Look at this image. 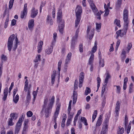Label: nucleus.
<instances>
[{
  "instance_id": "c756f323",
  "label": "nucleus",
  "mask_w": 134,
  "mask_h": 134,
  "mask_svg": "<svg viewBox=\"0 0 134 134\" xmlns=\"http://www.w3.org/2000/svg\"><path fill=\"white\" fill-rule=\"evenodd\" d=\"M7 56L4 54H2L1 56V63H3V62L6 61L7 60Z\"/></svg>"
},
{
  "instance_id": "5fc2aeb1",
  "label": "nucleus",
  "mask_w": 134,
  "mask_h": 134,
  "mask_svg": "<svg viewBox=\"0 0 134 134\" xmlns=\"http://www.w3.org/2000/svg\"><path fill=\"white\" fill-rule=\"evenodd\" d=\"M58 114H57V113H55L53 118L54 120V122H57V118L58 117Z\"/></svg>"
},
{
  "instance_id": "e433bc0d",
  "label": "nucleus",
  "mask_w": 134,
  "mask_h": 134,
  "mask_svg": "<svg viewBox=\"0 0 134 134\" xmlns=\"http://www.w3.org/2000/svg\"><path fill=\"white\" fill-rule=\"evenodd\" d=\"M57 34L55 32L53 34V40L52 42V44L54 45L56 41V38L57 37Z\"/></svg>"
},
{
  "instance_id": "39448f33",
  "label": "nucleus",
  "mask_w": 134,
  "mask_h": 134,
  "mask_svg": "<svg viewBox=\"0 0 134 134\" xmlns=\"http://www.w3.org/2000/svg\"><path fill=\"white\" fill-rule=\"evenodd\" d=\"M91 27L90 26H88L87 27V35H89L90 31V34L89 35V39L90 40H91L93 38L94 34V29L93 28L91 30Z\"/></svg>"
},
{
  "instance_id": "de8ad7c7",
  "label": "nucleus",
  "mask_w": 134,
  "mask_h": 134,
  "mask_svg": "<svg viewBox=\"0 0 134 134\" xmlns=\"http://www.w3.org/2000/svg\"><path fill=\"white\" fill-rule=\"evenodd\" d=\"M14 0H10L9 4V9H11L13 5Z\"/></svg>"
},
{
  "instance_id": "3c124183",
  "label": "nucleus",
  "mask_w": 134,
  "mask_h": 134,
  "mask_svg": "<svg viewBox=\"0 0 134 134\" xmlns=\"http://www.w3.org/2000/svg\"><path fill=\"white\" fill-rule=\"evenodd\" d=\"M72 102V100H70V101L69 106L68 107V111L69 112V114L70 113L71 108V104Z\"/></svg>"
},
{
  "instance_id": "2eb2a0df",
  "label": "nucleus",
  "mask_w": 134,
  "mask_h": 134,
  "mask_svg": "<svg viewBox=\"0 0 134 134\" xmlns=\"http://www.w3.org/2000/svg\"><path fill=\"white\" fill-rule=\"evenodd\" d=\"M54 45L51 44L50 47L46 50V52L48 54H51L53 51Z\"/></svg>"
},
{
  "instance_id": "72a5a7b5",
  "label": "nucleus",
  "mask_w": 134,
  "mask_h": 134,
  "mask_svg": "<svg viewBox=\"0 0 134 134\" xmlns=\"http://www.w3.org/2000/svg\"><path fill=\"white\" fill-rule=\"evenodd\" d=\"M97 90L96 91L97 92V91H98V90L99 88L100 87V83L101 80H100V78L99 77H97Z\"/></svg>"
},
{
  "instance_id": "bf43d9fd",
  "label": "nucleus",
  "mask_w": 134,
  "mask_h": 134,
  "mask_svg": "<svg viewBox=\"0 0 134 134\" xmlns=\"http://www.w3.org/2000/svg\"><path fill=\"white\" fill-rule=\"evenodd\" d=\"M78 81L77 80H75L74 85V90H76L77 88Z\"/></svg>"
},
{
  "instance_id": "2f4dec72",
  "label": "nucleus",
  "mask_w": 134,
  "mask_h": 134,
  "mask_svg": "<svg viewBox=\"0 0 134 134\" xmlns=\"http://www.w3.org/2000/svg\"><path fill=\"white\" fill-rule=\"evenodd\" d=\"M96 29L97 32H99L100 31V29L101 28V24H98L97 23H96Z\"/></svg>"
},
{
  "instance_id": "680f3d73",
  "label": "nucleus",
  "mask_w": 134,
  "mask_h": 134,
  "mask_svg": "<svg viewBox=\"0 0 134 134\" xmlns=\"http://www.w3.org/2000/svg\"><path fill=\"white\" fill-rule=\"evenodd\" d=\"M28 128L27 126H24L22 133V134H25V132Z\"/></svg>"
},
{
  "instance_id": "f704fd0d",
  "label": "nucleus",
  "mask_w": 134,
  "mask_h": 134,
  "mask_svg": "<svg viewBox=\"0 0 134 134\" xmlns=\"http://www.w3.org/2000/svg\"><path fill=\"white\" fill-rule=\"evenodd\" d=\"M81 120L84 124L85 125H87L88 124L87 122V120L84 117H82L81 119Z\"/></svg>"
},
{
  "instance_id": "a18cd8bd",
  "label": "nucleus",
  "mask_w": 134,
  "mask_h": 134,
  "mask_svg": "<svg viewBox=\"0 0 134 134\" xmlns=\"http://www.w3.org/2000/svg\"><path fill=\"white\" fill-rule=\"evenodd\" d=\"M23 121L22 118H20L16 125L21 126Z\"/></svg>"
},
{
  "instance_id": "1a4fd4ad",
  "label": "nucleus",
  "mask_w": 134,
  "mask_h": 134,
  "mask_svg": "<svg viewBox=\"0 0 134 134\" xmlns=\"http://www.w3.org/2000/svg\"><path fill=\"white\" fill-rule=\"evenodd\" d=\"M102 116L101 115H100L99 117L98 120H97L96 125V127L94 129V131H96L97 130V127L98 126H100L102 124Z\"/></svg>"
},
{
  "instance_id": "f03ea898",
  "label": "nucleus",
  "mask_w": 134,
  "mask_h": 134,
  "mask_svg": "<svg viewBox=\"0 0 134 134\" xmlns=\"http://www.w3.org/2000/svg\"><path fill=\"white\" fill-rule=\"evenodd\" d=\"M62 12L60 9L57 13V22L58 24L59 31L60 33L62 34L64 27V21L62 19Z\"/></svg>"
},
{
  "instance_id": "6e6552de",
  "label": "nucleus",
  "mask_w": 134,
  "mask_h": 134,
  "mask_svg": "<svg viewBox=\"0 0 134 134\" xmlns=\"http://www.w3.org/2000/svg\"><path fill=\"white\" fill-rule=\"evenodd\" d=\"M77 10L76 13V16L81 17V14L82 12V8L81 6H77Z\"/></svg>"
},
{
  "instance_id": "0e129e2a",
  "label": "nucleus",
  "mask_w": 134,
  "mask_h": 134,
  "mask_svg": "<svg viewBox=\"0 0 134 134\" xmlns=\"http://www.w3.org/2000/svg\"><path fill=\"white\" fill-rule=\"evenodd\" d=\"M5 130L4 127L2 128L1 131V134H5Z\"/></svg>"
},
{
  "instance_id": "49530a36",
  "label": "nucleus",
  "mask_w": 134,
  "mask_h": 134,
  "mask_svg": "<svg viewBox=\"0 0 134 134\" xmlns=\"http://www.w3.org/2000/svg\"><path fill=\"white\" fill-rule=\"evenodd\" d=\"M91 92V89L90 88L87 87L85 91V94L86 95H87L88 93Z\"/></svg>"
},
{
  "instance_id": "dca6fc26",
  "label": "nucleus",
  "mask_w": 134,
  "mask_h": 134,
  "mask_svg": "<svg viewBox=\"0 0 134 134\" xmlns=\"http://www.w3.org/2000/svg\"><path fill=\"white\" fill-rule=\"evenodd\" d=\"M77 38H76V37H73L71 41V48L73 49L75 47V46L76 43Z\"/></svg>"
},
{
  "instance_id": "37998d69",
  "label": "nucleus",
  "mask_w": 134,
  "mask_h": 134,
  "mask_svg": "<svg viewBox=\"0 0 134 134\" xmlns=\"http://www.w3.org/2000/svg\"><path fill=\"white\" fill-rule=\"evenodd\" d=\"M128 123V118L127 115H125V127L126 129L127 128V125Z\"/></svg>"
},
{
  "instance_id": "a19ab883",
  "label": "nucleus",
  "mask_w": 134,
  "mask_h": 134,
  "mask_svg": "<svg viewBox=\"0 0 134 134\" xmlns=\"http://www.w3.org/2000/svg\"><path fill=\"white\" fill-rule=\"evenodd\" d=\"M114 23L115 24H116L118 26H119V27H121V25H120V20L116 19L114 20Z\"/></svg>"
},
{
  "instance_id": "a211bd4d",
  "label": "nucleus",
  "mask_w": 134,
  "mask_h": 134,
  "mask_svg": "<svg viewBox=\"0 0 134 134\" xmlns=\"http://www.w3.org/2000/svg\"><path fill=\"white\" fill-rule=\"evenodd\" d=\"M34 20L32 19L30 20L28 23V27L29 29L31 30L33 27L34 25Z\"/></svg>"
},
{
  "instance_id": "7c9ffc66",
  "label": "nucleus",
  "mask_w": 134,
  "mask_h": 134,
  "mask_svg": "<svg viewBox=\"0 0 134 134\" xmlns=\"http://www.w3.org/2000/svg\"><path fill=\"white\" fill-rule=\"evenodd\" d=\"M30 91L29 90L27 92V95L26 97V100L27 102H29L31 98L30 95Z\"/></svg>"
},
{
  "instance_id": "052dcab7",
  "label": "nucleus",
  "mask_w": 134,
  "mask_h": 134,
  "mask_svg": "<svg viewBox=\"0 0 134 134\" xmlns=\"http://www.w3.org/2000/svg\"><path fill=\"white\" fill-rule=\"evenodd\" d=\"M106 86H105V85H104L102 87V92H101V96H102L103 95L104 93L105 87Z\"/></svg>"
},
{
  "instance_id": "9d476101",
  "label": "nucleus",
  "mask_w": 134,
  "mask_h": 134,
  "mask_svg": "<svg viewBox=\"0 0 134 134\" xmlns=\"http://www.w3.org/2000/svg\"><path fill=\"white\" fill-rule=\"evenodd\" d=\"M38 10H35L34 8H33L31 11V17L32 18H35L37 14Z\"/></svg>"
},
{
  "instance_id": "e2e57ef3",
  "label": "nucleus",
  "mask_w": 134,
  "mask_h": 134,
  "mask_svg": "<svg viewBox=\"0 0 134 134\" xmlns=\"http://www.w3.org/2000/svg\"><path fill=\"white\" fill-rule=\"evenodd\" d=\"M79 28H78L76 31V33L75 34V35L74 37H76V38H77L78 36V35L79 32Z\"/></svg>"
},
{
  "instance_id": "c03bdc74",
  "label": "nucleus",
  "mask_w": 134,
  "mask_h": 134,
  "mask_svg": "<svg viewBox=\"0 0 134 134\" xmlns=\"http://www.w3.org/2000/svg\"><path fill=\"white\" fill-rule=\"evenodd\" d=\"M132 44L131 43H128L126 49L127 51L128 52H129L130 50L132 47Z\"/></svg>"
},
{
  "instance_id": "774afa93",
  "label": "nucleus",
  "mask_w": 134,
  "mask_h": 134,
  "mask_svg": "<svg viewBox=\"0 0 134 134\" xmlns=\"http://www.w3.org/2000/svg\"><path fill=\"white\" fill-rule=\"evenodd\" d=\"M117 88L116 92L118 93H120V92L121 88L118 86H116Z\"/></svg>"
},
{
  "instance_id": "cd10ccee",
  "label": "nucleus",
  "mask_w": 134,
  "mask_h": 134,
  "mask_svg": "<svg viewBox=\"0 0 134 134\" xmlns=\"http://www.w3.org/2000/svg\"><path fill=\"white\" fill-rule=\"evenodd\" d=\"M15 43L14 45V46L13 48V50L14 51H15L17 47V44L19 42L18 41V39L16 37L15 39Z\"/></svg>"
},
{
  "instance_id": "8fccbe9b",
  "label": "nucleus",
  "mask_w": 134,
  "mask_h": 134,
  "mask_svg": "<svg viewBox=\"0 0 134 134\" xmlns=\"http://www.w3.org/2000/svg\"><path fill=\"white\" fill-rule=\"evenodd\" d=\"M97 49V47L94 46L91 51L90 53L91 54V53L93 54L94 53H95Z\"/></svg>"
},
{
  "instance_id": "f257e3e1",
  "label": "nucleus",
  "mask_w": 134,
  "mask_h": 134,
  "mask_svg": "<svg viewBox=\"0 0 134 134\" xmlns=\"http://www.w3.org/2000/svg\"><path fill=\"white\" fill-rule=\"evenodd\" d=\"M128 11L126 9H125L123 11V19L124 20V26L122 30H119L116 32L117 36L116 38L118 39V37L120 36L122 37L124 35H126L129 27V20L128 19Z\"/></svg>"
},
{
  "instance_id": "7ed1b4c3",
  "label": "nucleus",
  "mask_w": 134,
  "mask_h": 134,
  "mask_svg": "<svg viewBox=\"0 0 134 134\" xmlns=\"http://www.w3.org/2000/svg\"><path fill=\"white\" fill-rule=\"evenodd\" d=\"M48 102L47 99H45L44 102V105L41 113H42L44 114L46 118L48 117L49 116V114L51 112L50 109H49L48 105L47 107V105Z\"/></svg>"
},
{
  "instance_id": "ea45409f",
  "label": "nucleus",
  "mask_w": 134,
  "mask_h": 134,
  "mask_svg": "<svg viewBox=\"0 0 134 134\" xmlns=\"http://www.w3.org/2000/svg\"><path fill=\"white\" fill-rule=\"evenodd\" d=\"M40 59L41 55H38L36 57L35 59L34 60V61L35 63L37 62L38 61H40Z\"/></svg>"
},
{
  "instance_id": "79ce46f5",
  "label": "nucleus",
  "mask_w": 134,
  "mask_h": 134,
  "mask_svg": "<svg viewBox=\"0 0 134 134\" xmlns=\"http://www.w3.org/2000/svg\"><path fill=\"white\" fill-rule=\"evenodd\" d=\"M9 15H8L7 17V18L6 19V20L5 23L4 28H6L7 27L8 23L9 21Z\"/></svg>"
},
{
  "instance_id": "20e7f679",
  "label": "nucleus",
  "mask_w": 134,
  "mask_h": 134,
  "mask_svg": "<svg viewBox=\"0 0 134 134\" xmlns=\"http://www.w3.org/2000/svg\"><path fill=\"white\" fill-rule=\"evenodd\" d=\"M15 37L14 34L10 35L9 38L7 43V47L8 50L10 52L13 47V41Z\"/></svg>"
},
{
  "instance_id": "c9c22d12",
  "label": "nucleus",
  "mask_w": 134,
  "mask_h": 134,
  "mask_svg": "<svg viewBox=\"0 0 134 134\" xmlns=\"http://www.w3.org/2000/svg\"><path fill=\"white\" fill-rule=\"evenodd\" d=\"M61 104L59 103L57 105V108L56 109L55 113L57 114H59L60 108V107Z\"/></svg>"
},
{
  "instance_id": "4468645a",
  "label": "nucleus",
  "mask_w": 134,
  "mask_h": 134,
  "mask_svg": "<svg viewBox=\"0 0 134 134\" xmlns=\"http://www.w3.org/2000/svg\"><path fill=\"white\" fill-rule=\"evenodd\" d=\"M124 1L125 0H124ZM122 0H117V2L115 3L116 8L119 9L121 8V5L122 4Z\"/></svg>"
},
{
  "instance_id": "603ef678",
  "label": "nucleus",
  "mask_w": 134,
  "mask_h": 134,
  "mask_svg": "<svg viewBox=\"0 0 134 134\" xmlns=\"http://www.w3.org/2000/svg\"><path fill=\"white\" fill-rule=\"evenodd\" d=\"M133 85L132 83H131L129 86V93H131L133 92L132 87Z\"/></svg>"
},
{
  "instance_id": "338daca9",
  "label": "nucleus",
  "mask_w": 134,
  "mask_h": 134,
  "mask_svg": "<svg viewBox=\"0 0 134 134\" xmlns=\"http://www.w3.org/2000/svg\"><path fill=\"white\" fill-rule=\"evenodd\" d=\"M79 50L80 52H82L83 51V45L82 44H80L79 46Z\"/></svg>"
},
{
  "instance_id": "ddd939ff",
  "label": "nucleus",
  "mask_w": 134,
  "mask_h": 134,
  "mask_svg": "<svg viewBox=\"0 0 134 134\" xmlns=\"http://www.w3.org/2000/svg\"><path fill=\"white\" fill-rule=\"evenodd\" d=\"M54 97L53 96L52 97L51 99L49 100L50 103L48 104V108L49 109H50L51 110L53 103L54 102Z\"/></svg>"
},
{
  "instance_id": "4c0bfd02",
  "label": "nucleus",
  "mask_w": 134,
  "mask_h": 134,
  "mask_svg": "<svg viewBox=\"0 0 134 134\" xmlns=\"http://www.w3.org/2000/svg\"><path fill=\"white\" fill-rule=\"evenodd\" d=\"M119 129V130L118 131V133L120 134H122L124 132V129L123 127H121L120 126H119L118 127Z\"/></svg>"
},
{
  "instance_id": "393cba45",
  "label": "nucleus",
  "mask_w": 134,
  "mask_h": 134,
  "mask_svg": "<svg viewBox=\"0 0 134 134\" xmlns=\"http://www.w3.org/2000/svg\"><path fill=\"white\" fill-rule=\"evenodd\" d=\"M110 75L109 74L107 73L106 76V77L104 81V85H105V86H107V84L108 83V80L110 78Z\"/></svg>"
},
{
  "instance_id": "5701e85b",
  "label": "nucleus",
  "mask_w": 134,
  "mask_h": 134,
  "mask_svg": "<svg viewBox=\"0 0 134 134\" xmlns=\"http://www.w3.org/2000/svg\"><path fill=\"white\" fill-rule=\"evenodd\" d=\"M90 4V6L93 12L94 13L97 12V9L94 4L92 2Z\"/></svg>"
},
{
  "instance_id": "58836bf2",
  "label": "nucleus",
  "mask_w": 134,
  "mask_h": 134,
  "mask_svg": "<svg viewBox=\"0 0 134 134\" xmlns=\"http://www.w3.org/2000/svg\"><path fill=\"white\" fill-rule=\"evenodd\" d=\"M19 96L17 94L15 98L13 97V101L15 103H16L19 100Z\"/></svg>"
},
{
  "instance_id": "f8f14e48",
  "label": "nucleus",
  "mask_w": 134,
  "mask_h": 134,
  "mask_svg": "<svg viewBox=\"0 0 134 134\" xmlns=\"http://www.w3.org/2000/svg\"><path fill=\"white\" fill-rule=\"evenodd\" d=\"M77 97V93L76 91H74L73 95V104H75L76 102Z\"/></svg>"
},
{
  "instance_id": "69168bd1",
  "label": "nucleus",
  "mask_w": 134,
  "mask_h": 134,
  "mask_svg": "<svg viewBox=\"0 0 134 134\" xmlns=\"http://www.w3.org/2000/svg\"><path fill=\"white\" fill-rule=\"evenodd\" d=\"M45 4V3H43V2L41 3V5L40 7V13L41 12V10L42 9V7H44Z\"/></svg>"
},
{
  "instance_id": "9b49d317",
  "label": "nucleus",
  "mask_w": 134,
  "mask_h": 134,
  "mask_svg": "<svg viewBox=\"0 0 134 134\" xmlns=\"http://www.w3.org/2000/svg\"><path fill=\"white\" fill-rule=\"evenodd\" d=\"M108 125L107 123L105 122L103 126L102 127L101 134H105L107 131Z\"/></svg>"
},
{
  "instance_id": "473e14b6",
  "label": "nucleus",
  "mask_w": 134,
  "mask_h": 134,
  "mask_svg": "<svg viewBox=\"0 0 134 134\" xmlns=\"http://www.w3.org/2000/svg\"><path fill=\"white\" fill-rule=\"evenodd\" d=\"M97 114V110L94 111L92 117V122H93L95 118H96Z\"/></svg>"
},
{
  "instance_id": "4d7b16f0",
  "label": "nucleus",
  "mask_w": 134,
  "mask_h": 134,
  "mask_svg": "<svg viewBox=\"0 0 134 134\" xmlns=\"http://www.w3.org/2000/svg\"><path fill=\"white\" fill-rule=\"evenodd\" d=\"M10 118L12 119H17V117L15 116V114L14 113H11L10 114Z\"/></svg>"
},
{
  "instance_id": "412c9836",
  "label": "nucleus",
  "mask_w": 134,
  "mask_h": 134,
  "mask_svg": "<svg viewBox=\"0 0 134 134\" xmlns=\"http://www.w3.org/2000/svg\"><path fill=\"white\" fill-rule=\"evenodd\" d=\"M94 59V55L93 53H91L88 61V64L90 65H92Z\"/></svg>"
},
{
  "instance_id": "6e6d98bb",
  "label": "nucleus",
  "mask_w": 134,
  "mask_h": 134,
  "mask_svg": "<svg viewBox=\"0 0 134 134\" xmlns=\"http://www.w3.org/2000/svg\"><path fill=\"white\" fill-rule=\"evenodd\" d=\"M62 63V61L61 60H60L58 62V69L59 72L60 70V68L61 67V64Z\"/></svg>"
},
{
  "instance_id": "13d9d810",
  "label": "nucleus",
  "mask_w": 134,
  "mask_h": 134,
  "mask_svg": "<svg viewBox=\"0 0 134 134\" xmlns=\"http://www.w3.org/2000/svg\"><path fill=\"white\" fill-rule=\"evenodd\" d=\"M26 114L28 117H30L32 116L33 113L31 111H29L27 112Z\"/></svg>"
},
{
  "instance_id": "6ab92c4d",
  "label": "nucleus",
  "mask_w": 134,
  "mask_h": 134,
  "mask_svg": "<svg viewBox=\"0 0 134 134\" xmlns=\"http://www.w3.org/2000/svg\"><path fill=\"white\" fill-rule=\"evenodd\" d=\"M8 90L7 88H5L3 92V97L2 98V99L4 101H5L7 99L8 94Z\"/></svg>"
},
{
  "instance_id": "09e8293b",
  "label": "nucleus",
  "mask_w": 134,
  "mask_h": 134,
  "mask_svg": "<svg viewBox=\"0 0 134 134\" xmlns=\"http://www.w3.org/2000/svg\"><path fill=\"white\" fill-rule=\"evenodd\" d=\"M106 98L105 97H104L102 98V108H103L105 106L106 102H105Z\"/></svg>"
},
{
  "instance_id": "b1692460",
  "label": "nucleus",
  "mask_w": 134,
  "mask_h": 134,
  "mask_svg": "<svg viewBox=\"0 0 134 134\" xmlns=\"http://www.w3.org/2000/svg\"><path fill=\"white\" fill-rule=\"evenodd\" d=\"M76 19L75 20V27H77L79 24L81 19V17L76 16Z\"/></svg>"
},
{
  "instance_id": "4be33fe9",
  "label": "nucleus",
  "mask_w": 134,
  "mask_h": 134,
  "mask_svg": "<svg viewBox=\"0 0 134 134\" xmlns=\"http://www.w3.org/2000/svg\"><path fill=\"white\" fill-rule=\"evenodd\" d=\"M21 126L16 125L15 129L14 134H18Z\"/></svg>"
},
{
  "instance_id": "f3484780",
  "label": "nucleus",
  "mask_w": 134,
  "mask_h": 134,
  "mask_svg": "<svg viewBox=\"0 0 134 134\" xmlns=\"http://www.w3.org/2000/svg\"><path fill=\"white\" fill-rule=\"evenodd\" d=\"M56 75V72L54 70L53 72V74L51 75V83L52 85L53 84L55 81V78Z\"/></svg>"
},
{
  "instance_id": "0eeeda50",
  "label": "nucleus",
  "mask_w": 134,
  "mask_h": 134,
  "mask_svg": "<svg viewBox=\"0 0 134 134\" xmlns=\"http://www.w3.org/2000/svg\"><path fill=\"white\" fill-rule=\"evenodd\" d=\"M120 103L119 101H117L116 102L115 107V112L116 113L115 117L118 116L119 115V112L120 109Z\"/></svg>"
},
{
  "instance_id": "a878e982",
  "label": "nucleus",
  "mask_w": 134,
  "mask_h": 134,
  "mask_svg": "<svg viewBox=\"0 0 134 134\" xmlns=\"http://www.w3.org/2000/svg\"><path fill=\"white\" fill-rule=\"evenodd\" d=\"M84 74L83 72H81L80 75L79 76V82H83L84 78Z\"/></svg>"
},
{
  "instance_id": "bb28decb",
  "label": "nucleus",
  "mask_w": 134,
  "mask_h": 134,
  "mask_svg": "<svg viewBox=\"0 0 134 134\" xmlns=\"http://www.w3.org/2000/svg\"><path fill=\"white\" fill-rule=\"evenodd\" d=\"M66 114H65V115L64 117V118L62 119V123H61V126L62 127H64L65 126V122L66 119Z\"/></svg>"
},
{
  "instance_id": "c85d7f7f",
  "label": "nucleus",
  "mask_w": 134,
  "mask_h": 134,
  "mask_svg": "<svg viewBox=\"0 0 134 134\" xmlns=\"http://www.w3.org/2000/svg\"><path fill=\"white\" fill-rule=\"evenodd\" d=\"M48 20H50V21L49 22V23L51 25H53V20L52 19L51 17L49 16V15L47 16L46 22H48Z\"/></svg>"
},
{
  "instance_id": "864d4df0",
  "label": "nucleus",
  "mask_w": 134,
  "mask_h": 134,
  "mask_svg": "<svg viewBox=\"0 0 134 134\" xmlns=\"http://www.w3.org/2000/svg\"><path fill=\"white\" fill-rule=\"evenodd\" d=\"M13 119H9V121H8V124L9 126H12L14 125V123L13 122Z\"/></svg>"
},
{
  "instance_id": "aec40b11",
  "label": "nucleus",
  "mask_w": 134,
  "mask_h": 134,
  "mask_svg": "<svg viewBox=\"0 0 134 134\" xmlns=\"http://www.w3.org/2000/svg\"><path fill=\"white\" fill-rule=\"evenodd\" d=\"M99 63L100 66L103 67L104 65V60L103 59H102L101 56L99 57Z\"/></svg>"
},
{
  "instance_id": "423d86ee",
  "label": "nucleus",
  "mask_w": 134,
  "mask_h": 134,
  "mask_svg": "<svg viewBox=\"0 0 134 134\" xmlns=\"http://www.w3.org/2000/svg\"><path fill=\"white\" fill-rule=\"evenodd\" d=\"M27 4L26 3L25 4L23 10L22 11L21 13V18H23L26 15L27 13Z\"/></svg>"
}]
</instances>
